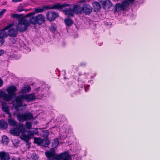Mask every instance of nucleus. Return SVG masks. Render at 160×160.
Instances as JSON below:
<instances>
[{"label": "nucleus", "instance_id": "nucleus-1", "mask_svg": "<svg viewBox=\"0 0 160 160\" xmlns=\"http://www.w3.org/2000/svg\"><path fill=\"white\" fill-rule=\"evenodd\" d=\"M70 5L68 3H63L61 4L60 3H58L54 4L52 6L50 7L49 6L46 5L43 6L42 8H35L34 12H31L27 14L26 17H28L34 15L35 13L42 12H43L44 10H49L50 9H58L59 10L62 9L64 7L69 6Z\"/></svg>", "mask_w": 160, "mask_h": 160}, {"label": "nucleus", "instance_id": "nucleus-2", "mask_svg": "<svg viewBox=\"0 0 160 160\" xmlns=\"http://www.w3.org/2000/svg\"><path fill=\"white\" fill-rule=\"evenodd\" d=\"M29 21L30 23L33 25H41L45 21V16L41 14H39L36 16H30Z\"/></svg>", "mask_w": 160, "mask_h": 160}, {"label": "nucleus", "instance_id": "nucleus-3", "mask_svg": "<svg viewBox=\"0 0 160 160\" xmlns=\"http://www.w3.org/2000/svg\"><path fill=\"white\" fill-rule=\"evenodd\" d=\"M30 22L24 18H21L18 20V24L16 27V29L19 32H22L25 31L28 27L30 25Z\"/></svg>", "mask_w": 160, "mask_h": 160}, {"label": "nucleus", "instance_id": "nucleus-4", "mask_svg": "<svg viewBox=\"0 0 160 160\" xmlns=\"http://www.w3.org/2000/svg\"><path fill=\"white\" fill-rule=\"evenodd\" d=\"M6 90L8 93V94H7V97L9 101L15 95V93L17 91V89L15 86H10L7 88Z\"/></svg>", "mask_w": 160, "mask_h": 160}, {"label": "nucleus", "instance_id": "nucleus-5", "mask_svg": "<svg viewBox=\"0 0 160 160\" xmlns=\"http://www.w3.org/2000/svg\"><path fill=\"white\" fill-rule=\"evenodd\" d=\"M58 16V13L55 12L48 11L46 14L47 20L50 22L54 21Z\"/></svg>", "mask_w": 160, "mask_h": 160}, {"label": "nucleus", "instance_id": "nucleus-6", "mask_svg": "<svg viewBox=\"0 0 160 160\" xmlns=\"http://www.w3.org/2000/svg\"><path fill=\"white\" fill-rule=\"evenodd\" d=\"M55 151H48L45 152L46 157L52 160H57L58 154L54 152Z\"/></svg>", "mask_w": 160, "mask_h": 160}, {"label": "nucleus", "instance_id": "nucleus-7", "mask_svg": "<svg viewBox=\"0 0 160 160\" xmlns=\"http://www.w3.org/2000/svg\"><path fill=\"white\" fill-rule=\"evenodd\" d=\"M24 99V95H21L17 96L16 98V108L20 107L22 106V102Z\"/></svg>", "mask_w": 160, "mask_h": 160}, {"label": "nucleus", "instance_id": "nucleus-8", "mask_svg": "<svg viewBox=\"0 0 160 160\" xmlns=\"http://www.w3.org/2000/svg\"><path fill=\"white\" fill-rule=\"evenodd\" d=\"M13 25V23L9 24L4 28L0 30V36L5 38H7L8 36V33H7V32L5 31V30L12 27Z\"/></svg>", "mask_w": 160, "mask_h": 160}, {"label": "nucleus", "instance_id": "nucleus-9", "mask_svg": "<svg viewBox=\"0 0 160 160\" xmlns=\"http://www.w3.org/2000/svg\"><path fill=\"white\" fill-rule=\"evenodd\" d=\"M129 3L126 0L123 1L121 3H118L116 4V9L121 8L123 11L125 10L126 7L129 6Z\"/></svg>", "mask_w": 160, "mask_h": 160}, {"label": "nucleus", "instance_id": "nucleus-10", "mask_svg": "<svg viewBox=\"0 0 160 160\" xmlns=\"http://www.w3.org/2000/svg\"><path fill=\"white\" fill-rule=\"evenodd\" d=\"M57 160H71V156L66 152L58 154Z\"/></svg>", "mask_w": 160, "mask_h": 160}, {"label": "nucleus", "instance_id": "nucleus-11", "mask_svg": "<svg viewBox=\"0 0 160 160\" xmlns=\"http://www.w3.org/2000/svg\"><path fill=\"white\" fill-rule=\"evenodd\" d=\"M92 8L88 4H84L82 8V12L86 15H89L92 12Z\"/></svg>", "mask_w": 160, "mask_h": 160}, {"label": "nucleus", "instance_id": "nucleus-12", "mask_svg": "<svg viewBox=\"0 0 160 160\" xmlns=\"http://www.w3.org/2000/svg\"><path fill=\"white\" fill-rule=\"evenodd\" d=\"M24 99L28 102H32L36 99L34 93H29L24 95Z\"/></svg>", "mask_w": 160, "mask_h": 160}, {"label": "nucleus", "instance_id": "nucleus-13", "mask_svg": "<svg viewBox=\"0 0 160 160\" xmlns=\"http://www.w3.org/2000/svg\"><path fill=\"white\" fill-rule=\"evenodd\" d=\"M59 144V142L57 138L53 139L51 142H50L48 147L49 150H55V149L57 147Z\"/></svg>", "mask_w": 160, "mask_h": 160}, {"label": "nucleus", "instance_id": "nucleus-14", "mask_svg": "<svg viewBox=\"0 0 160 160\" xmlns=\"http://www.w3.org/2000/svg\"><path fill=\"white\" fill-rule=\"evenodd\" d=\"M8 31V35L12 37H15L17 36L18 33V31L16 28H9Z\"/></svg>", "mask_w": 160, "mask_h": 160}, {"label": "nucleus", "instance_id": "nucleus-15", "mask_svg": "<svg viewBox=\"0 0 160 160\" xmlns=\"http://www.w3.org/2000/svg\"><path fill=\"white\" fill-rule=\"evenodd\" d=\"M62 12L68 18L74 16L73 11L71 8H66L65 10H63Z\"/></svg>", "mask_w": 160, "mask_h": 160}, {"label": "nucleus", "instance_id": "nucleus-16", "mask_svg": "<svg viewBox=\"0 0 160 160\" xmlns=\"http://www.w3.org/2000/svg\"><path fill=\"white\" fill-rule=\"evenodd\" d=\"M2 110L6 114H8V118H12V115L9 111L8 107L6 105H3L2 108Z\"/></svg>", "mask_w": 160, "mask_h": 160}, {"label": "nucleus", "instance_id": "nucleus-17", "mask_svg": "<svg viewBox=\"0 0 160 160\" xmlns=\"http://www.w3.org/2000/svg\"><path fill=\"white\" fill-rule=\"evenodd\" d=\"M104 8H107L109 9L112 6V4L110 0H106L103 1L102 3Z\"/></svg>", "mask_w": 160, "mask_h": 160}, {"label": "nucleus", "instance_id": "nucleus-18", "mask_svg": "<svg viewBox=\"0 0 160 160\" xmlns=\"http://www.w3.org/2000/svg\"><path fill=\"white\" fill-rule=\"evenodd\" d=\"M74 13L77 14L81 13L82 12V8L77 5H74L72 8Z\"/></svg>", "mask_w": 160, "mask_h": 160}, {"label": "nucleus", "instance_id": "nucleus-19", "mask_svg": "<svg viewBox=\"0 0 160 160\" xmlns=\"http://www.w3.org/2000/svg\"><path fill=\"white\" fill-rule=\"evenodd\" d=\"M50 144V141L48 138L42 139L41 146L43 147L47 148L49 147Z\"/></svg>", "mask_w": 160, "mask_h": 160}, {"label": "nucleus", "instance_id": "nucleus-20", "mask_svg": "<svg viewBox=\"0 0 160 160\" xmlns=\"http://www.w3.org/2000/svg\"><path fill=\"white\" fill-rule=\"evenodd\" d=\"M0 158L1 160H8L10 156L8 154L4 152H0Z\"/></svg>", "mask_w": 160, "mask_h": 160}, {"label": "nucleus", "instance_id": "nucleus-21", "mask_svg": "<svg viewBox=\"0 0 160 160\" xmlns=\"http://www.w3.org/2000/svg\"><path fill=\"white\" fill-rule=\"evenodd\" d=\"M92 4L95 11L98 12L100 10L101 6L99 2H94Z\"/></svg>", "mask_w": 160, "mask_h": 160}, {"label": "nucleus", "instance_id": "nucleus-22", "mask_svg": "<svg viewBox=\"0 0 160 160\" xmlns=\"http://www.w3.org/2000/svg\"><path fill=\"white\" fill-rule=\"evenodd\" d=\"M31 90V88L29 85L22 87L20 89V92L22 93H26L29 92Z\"/></svg>", "mask_w": 160, "mask_h": 160}, {"label": "nucleus", "instance_id": "nucleus-23", "mask_svg": "<svg viewBox=\"0 0 160 160\" xmlns=\"http://www.w3.org/2000/svg\"><path fill=\"white\" fill-rule=\"evenodd\" d=\"M8 124L10 126L14 127L17 125V121L12 118H8L7 119Z\"/></svg>", "mask_w": 160, "mask_h": 160}, {"label": "nucleus", "instance_id": "nucleus-24", "mask_svg": "<svg viewBox=\"0 0 160 160\" xmlns=\"http://www.w3.org/2000/svg\"><path fill=\"white\" fill-rule=\"evenodd\" d=\"M8 127L7 122L4 120L0 121V127L2 129H6Z\"/></svg>", "mask_w": 160, "mask_h": 160}, {"label": "nucleus", "instance_id": "nucleus-25", "mask_svg": "<svg viewBox=\"0 0 160 160\" xmlns=\"http://www.w3.org/2000/svg\"><path fill=\"white\" fill-rule=\"evenodd\" d=\"M17 118V119L20 122H23L26 121L24 113L18 114Z\"/></svg>", "mask_w": 160, "mask_h": 160}, {"label": "nucleus", "instance_id": "nucleus-26", "mask_svg": "<svg viewBox=\"0 0 160 160\" xmlns=\"http://www.w3.org/2000/svg\"><path fill=\"white\" fill-rule=\"evenodd\" d=\"M64 22L66 25L67 26H71L73 23V22L71 19L69 18H68L64 20Z\"/></svg>", "mask_w": 160, "mask_h": 160}, {"label": "nucleus", "instance_id": "nucleus-27", "mask_svg": "<svg viewBox=\"0 0 160 160\" xmlns=\"http://www.w3.org/2000/svg\"><path fill=\"white\" fill-rule=\"evenodd\" d=\"M34 142L37 144L38 146H41L42 144V139L40 138L34 137L33 138Z\"/></svg>", "mask_w": 160, "mask_h": 160}, {"label": "nucleus", "instance_id": "nucleus-28", "mask_svg": "<svg viewBox=\"0 0 160 160\" xmlns=\"http://www.w3.org/2000/svg\"><path fill=\"white\" fill-rule=\"evenodd\" d=\"M15 126L17 128L18 130L19 133H25V131H26V130H24L23 129V127L22 125H21V124L18 125L17 124V125L16 126Z\"/></svg>", "mask_w": 160, "mask_h": 160}, {"label": "nucleus", "instance_id": "nucleus-29", "mask_svg": "<svg viewBox=\"0 0 160 160\" xmlns=\"http://www.w3.org/2000/svg\"><path fill=\"white\" fill-rule=\"evenodd\" d=\"M26 134L27 133H22L21 136V138L22 140L28 142L30 139L28 134Z\"/></svg>", "mask_w": 160, "mask_h": 160}, {"label": "nucleus", "instance_id": "nucleus-30", "mask_svg": "<svg viewBox=\"0 0 160 160\" xmlns=\"http://www.w3.org/2000/svg\"><path fill=\"white\" fill-rule=\"evenodd\" d=\"M26 121L28 120L32 119L33 118L32 114L30 112H26L24 113Z\"/></svg>", "mask_w": 160, "mask_h": 160}, {"label": "nucleus", "instance_id": "nucleus-31", "mask_svg": "<svg viewBox=\"0 0 160 160\" xmlns=\"http://www.w3.org/2000/svg\"><path fill=\"white\" fill-rule=\"evenodd\" d=\"M49 134V132L48 130L42 131L41 134L42 136L44 137V138H48Z\"/></svg>", "mask_w": 160, "mask_h": 160}, {"label": "nucleus", "instance_id": "nucleus-32", "mask_svg": "<svg viewBox=\"0 0 160 160\" xmlns=\"http://www.w3.org/2000/svg\"><path fill=\"white\" fill-rule=\"evenodd\" d=\"M3 98L6 101H8L7 99V94L3 91H0V98Z\"/></svg>", "mask_w": 160, "mask_h": 160}, {"label": "nucleus", "instance_id": "nucleus-33", "mask_svg": "<svg viewBox=\"0 0 160 160\" xmlns=\"http://www.w3.org/2000/svg\"><path fill=\"white\" fill-rule=\"evenodd\" d=\"M2 141L3 144H7L9 141L8 137L6 136H3L2 138Z\"/></svg>", "mask_w": 160, "mask_h": 160}, {"label": "nucleus", "instance_id": "nucleus-34", "mask_svg": "<svg viewBox=\"0 0 160 160\" xmlns=\"http://www.w3.org/2000/svg\"><path fill=\"white\" fill-rule=\"evenodd\" d=\"M10 132L11 133L14 135H18L20 133L16 127V128H14L12 129H10Z\"/></svg>", "mask_w": 160, "mask_h": 160}, {"label": "nucleus", "instance_id": "nucleus-35", "mask_svg": "<svg viewBox=\"0 0 160 160\" xmlns=\"http://www.w3.org/2000/svg\"><path fill=\"white\" fill-rule=\"evenodd\" d=\"M25 133H27V134L28 136L30 138V139L31 138H32L34 137V135L33 133L32 132V131H28L27 130H26L25 131Z\"/></svg>", "mask_w": 160, "mask_h": 160}, {"label": "nucleus", "instance_id": "nucleus-36", "mask_svg": "<svg viewBox=\"0 0 160 160\" xmlns=\"http://www.w3.org/2000/svg\"><path fill=\"white\" fill-rule=\"evenodd\" d=\"M49 29L52 32L54 33L57 29V28L55 25H52L49 28Z\"/></svg>", "mask_w": 160, "mask_h": 160}, {"label": "nucleus", "instance_id": "nucleus-37", "mask_svg": "<svg viewBox=\"0 0 160 160\" xmlns=\"http://www.w3.org/2000/svg\"><path fill=\"white\" fill-rule=\"evenodd\" d=\"M21 16V14H12L11 15L12 18L17 19L19 18Z\"/></svg>", "mask_w": 160, "mask_h": 160}, {"label": "nucleus", "instance_id": "nucleus-38", "mask_svg": "<svg viewBox=\"0 0 160 160\" xmlns=\"http://www.w3.org/2000/svg\"><path fill=\"white\" fill-rule=\"evenodd\" d=\"M4 38L0 36V46H2L4 43L5 42Z\"/></svg>", "mask_w": 160, "mask_h": 160}, {"label": "nucleus", "instance_id": "nucleus-39", "mask_svg": "<svg viewBox=\"0 0 160 160\" xmlns=\"http://www.w3.org/2000/svg\"><path fill=\"white\" fill-rule=\"evenodd\" d=\"M32 132L33 133L34 135H38V129L36 128H34Z\"/></svg>", "mask_w": 160, "mask_h": 160}, {"label": "nucleus", "instance_id": "nucleus-40", "mask_svg": "<svg viewBox=\"0 0 160 160\" xmlns=\"http://www.w3.org/2000/svg\"><path fill=\"white\" fill-rule=\"evenodd\" d=\"M6 11V9H3L0 12V18H1L3 16L4 13Z\"/></svg>", "mask_w": 160, "mask_h": 160}, {"label": "nucleus", "instance_id": "nucleus-41", "mask_svg": "<svg viewBox=\"0 0 160 160\" xmlns=\"http://www.w3.org/2000/svg\"><path fill=\"white\" fill-rule=\"evenodd\" d=\"M26 125L28 129H30L32 127V125L30 122H27L26 123Z\"/></svg>", "mask_w": 160, "mask_h": 160}, {"label": "nucleus", "instance_id": "nucleus-42", "mask_svg": "<svg viewBox=\"0 0 160 160\" xmlns=\"http://www.w3.org/2000/svg\"><path fill=\"white\" fill-rule=\"evenodd\" d=\"M24 10L22 8V7H19L18 8V11L19 12H21Z\"/></svg>", "mask_w": 160, "mask_h": 160}, {"label": "nucleus", "instance_id": "nucleus-43", "mask_svg": "<svg viewBox=\"0 0 160 160\" xmlns=\"http://www.w3.org/2000/svg\"><path fill=\"white\" fill-rule=\"evenodd\" d=\"M3 84L2 80L0 78V87H2Z\"/></svg>", "mask_w": 160, "mask_h": 160}, {"label": "nucleus", "instance_id": "nucleus-44", "mask_svg": "<svg viewBox=\"0 0 160 160\" xmlns=\"http://www.w3.org/2000/svg\"><path fill=\"white\" fill-rule=\"evenodd\" d=\"M4 51L3 50H0V56L4 54Z\"/></svg>", "mask_w": 160, "mask_h": 160}, {"label": "nucleus", "instance_id": "nucleus-45", "mask_svg": "<svg viewBox=\"0 0 160 160\" xmlns=\"http://www.w3.org/2000/svg\"><path fill=\"white\" fill-rule=\"evenodd\" d=\"M22 0H12V2H20L22 1Z\"/></svg>", "mask_w": 160, "mask_h": 160}, {"label": "nucleus", "instance_id": "nucleus-46", "mask_svg": "<svg viewBox=\"0 0 160 160\" xmlns=\"http://www.w3.org/2000/svg\"><path fill=\"white\" fill-rule=\"evenodd\" d=\"M80 66L82 67H85L86 66V63L84 62H82L81 63Z\"/></svg>", "mask_w": 160, "mask_h": 160}, {"label": "nucleus", "instance_id": "nucleus-47", "mask_svg": "<svg viewBox=\"0 0 160 160\" xmlns=\"http://www.w3.org/2000/svg\"><path fill=\"white\" fill-rule=\"evenodd\" d=\"M127 1L130 3H132L134 1V0H127Z\"/></svg>", "mask_w": 160, "mask_h": 160}, {"label": "nucleus", "instance_id": "nucleus-48", "mask_svg": "<svg viewBox=\"0 0 160 160\" xmlns=\"http://www.w3.org/2000/svg\"><path fill=\"white\" fill-rule=\"evenodd\" d=\"M86 1V0H81L80 1V2H81V3H82V2H85Z\"/></svg>", "mask_w": 160, "mask_h": 160}, {"label": "nucleus", "instance_id": "nucleus-49", "mask_svg": "<svg viewBox=\"0 0 160 160\" xmlns=\"http://www.w3.org/2000/svg\"><path fill=\"white\" fill-rule=\"evenodd\" d=\"M11 160H16L14 158H13Z\"/></svg>", "mask_w": 160, "mask_h": 160}]
</instances>
